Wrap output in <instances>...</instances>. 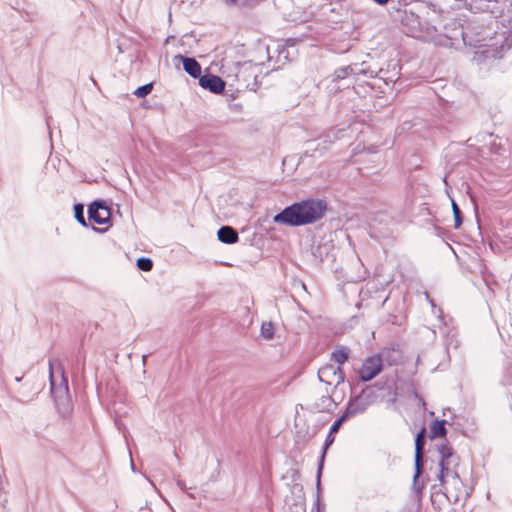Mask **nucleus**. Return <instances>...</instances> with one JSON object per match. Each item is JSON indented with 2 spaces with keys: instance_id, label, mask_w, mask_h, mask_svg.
<instances>
[{
  "instance_id": "f257e3e1",
  "label": "nucleus",
  "mask_w": 512,
  "mask_h": 512,
  "mask_svg": "<svg viewBox=\"0 0 512 512\" xmlns=\"http://www.w3.org/2000/svg\"><path fill=\"white\" fill-rule=\"evenodd\" d=\"M326 210V201L311 198L287 206L274 216L273 221L288 226H303L322 219Z\"/></svg>"
},
{
  "instance_id": "dca6fc26",
  "label": "nucleus",
  "mask_w": 512,
  "mask_h": 512,
  "mask_svg": "<svg viewBox=\"0 0 512 512\" xmlns=\"http://www.w3.org/2000/svg\"><path fill=\"white\" fill-rule=\"evenodd\" d=\"M348 352L349 350L347 348H340L338 350H335L332 353V360H334L337 364L342 365L345 363L348 359Z\"/></svg>"
},
{
  "instance_id": "393cba45",
  "label": "nucleus",
  "mask_w": 512,
  "mask_h": 512,
  "mask_svg": "<svg viewBox=\"0 0 512 512\" xmlns=\"http://www.w3.org/2000/svg\"><path fill=\"white\" fill-rule=\"evenodd\" d=\"M373 1L376 2L377 4L385 5L389 0H373Z\"/></svg>"
},
{
  "instance_id": "39448f33",
  "label": "nucleus",
  "mask_w": 512,
  "mask_h": 512,
  "mask_svg": "<svg viewBox=\"0 0 512 512\" xmlns=\"http://www.w3.org/2000/svg\"><path fill=\"white\" fill-rule=\"evenodd\" d=\"M383 363L379 355L368 357L359 370V377L362 381L368 382L375 378L382 371Z\"/></svg>"
},
{
  "instance_id": "2eb2a0df",
  "label": "nucleus",
  "mask_w": 512,
  "mask_h": 512,
  "mask_svg": "<svg viewBox=\"0 0 512 512\" xmlns=\"http://www.w3.org/2000/svg\"><path fill=\"white\" fill-rule=\"evenodd\" d=\"M274 330L272 322H263L261 325L260 336L265 340H271L274 337Z\"/></svg>"
},
{
  "instance_id": "423d86ee",
  "label": "nucleus",
  "mask_w": 512,
  "mask_h": 512,
  "mask_svg": "<svg viewBox=\"0 0 512 512\" xmlns=\"http://www.w3.org/2000/svg\"><path fill=\"white\" fill-rule=\"evenodd\" d=\"M110 209L103 201H94L88 208V219L96 224L103 225L110 220Z\"/></svg>"
},
{
  "instance_id": "9b49d317",
  "label": "nucleus",
  "mask_w": 512,
  "mask_h": 512,
  "mask_svg": "<svg viewBox=\"0 0 512 512\" xmlns=\"http://www.w3.org/2000/svg\"><path fill=\"white\" fill-rule=\"evenodd\" d=\"M175 59H179L182 61L185 72L189 74L191 77H201V66L194 58L185 57L183 55H177Z\"/></svg>"
},
{
  "instance_id": "f03ea898",
  "label": "nucleus",
  "mask_w": 512,
  "mask_h": 512,
  "mask_svg": "<svg viewBox=\"0 0 512 512\" xmlns=\"http://www.w3.org/2000/svg\"><path fill=\"white\" fill-rule=\"evenodd\" d=\"M373 403L372 392L369 389L364 390L360 395L352 398L344 410V415L350 419L358 414L364 413Z\"/></svg>"
},
{
  "instance_id": "6ab92c4d",
  "label": "nucleus",
  "mask_w": 512,
  "mask_h": 512,
  "mask_svg": "<svg viewBox=\"0 0 512 512\" xmlns=\"http://www.w3.org/2000/svg\"><path fill=\"white\" fill-rule=\"evenodd\" d=\"M152 89H153V84L148 83V84L138 87L134 91V95L138 98H144L152 91Z\"/></svg>"
},
{
  "instance_id": "f3484780",
  "label": "nucleus",
  "mask_w": 512,
  "mask_h": 512,
  "mask_svg": "<svg viewBox=\"0 0 512 512\" xmlns=\"http://www.w3.org/2000/svg\"><path fill=\"white\" fill-rule=\"evenodd\" d=\"M354 73L355 72H354V69H353L352 66L340 67V68L335 70V72L333 74V81L344 79L348 75L354 74Z\"/></svg>"
},
{
  "instance_id": "aec40b11",
  "label": "nucleus",
  "mask_w": 512,
  "mask_h": 512,
  "mask_svg": "<svg viewBox=\"0 0 512 512\" xmlns=\"http://www.w3.org/2000/svg\"><path fill=\"white\" fill-rule=\"evenodd\" d=\"M137 267L145 272H148L153 267V262L150 258L141 257L137 260Z\"/></svg>"
},
{
  "instance_id": "a211bd4d",
  "label": "nucleus",
  "mask_w": 512,
  "mask_h": 512,
  "mask_svg": "<svg viewBox=\"0 0 512 512\" xmlns=\"http://www.w3.org/2000/svg\"><path fill=\"white\" fill-rule=\"evenodd\" d=\"M74 214L76 220L84 227L87 226L86 219L84 217V206L82 204H76L74 206Z\"/></svg>"
},
{
  "instance_id": "4be33fe9",
  "label": "nucleus",
  "mask_w": 512,
  "mask_h": 512,
  "mask_svg": "<svg viewBox=\"0 0 512 512\" xmlns=\"http://www.w3.org/2000/svg\"><path fill=\"white\" fill-rule=\"evenodd\" d=\"M332 404H333L332 397L329 395H326V396H322L320 398V403H317L316 405H317V408L322 411V410H329L331 408Z\"/></svg>"
},
{
  "instance_id": "20e7f679",
  "label": "nucleus",
  "mask_w": 512,
  "mask_h": 512,
  "mask_svg": "<svg viewBox=\"0 0 512 512\" xmlns=\"http://www.w3.org/2000/svg\"><path fill=\"white\" fill-rule=\"evenodd\" d=\"M318 378L326 385H334L337 387L344 382L345 376L339 366L327 364L319 369Z\"/></svg>"
},
{
  "instance_id": "1a4fd4ad",
  "label": "nucleus",
  "mask_w": 512,
  "mask_h": 512,
  "mask_svg": "<svg viewBox=\"0 0 512 512\" xmlns=\"http://www.w3.org/2000/svg\"><path fill=\"white\" fill-rule=\"evenodd\" d=\"M439 468L440 471L437 478L441 485H445L446 483H452L455 487L461 485V479L456 467H445V465H442V467Z\"/></svg>"
},
{
  "instance_id": "b1692460",
  "label": "nucleus",
  "mask_w": 512,
  "mask_h": 512,
  "mask_svg": "<svg viewBox=\"0 0 512 512\" xmlns=\"http://www.w3.org/2000/svg\"><path fill=\"white\" fill-rule=\"evenodd\" d=\"M229 6H241L245 5L248 0H224Z\"/></svg>"
},
{
  "instance_id": "7ed1b4c3",
  "label": "nucleus",
  "mask_w": 512,
  "mask_h": 512,
  "mask_svg": "<svg viewBox=\"0 0 512 512\" xmlns=\"http://www.w3.org/2000/svg\"><path fill=\"white\" fill-rule=\"evenodd\" d=\"M57 365L59 372L58 377L54 375V363H49L51 393L56 400L65 397L68 393V382L64 375V371L59 364Z\"/></svg>"
},
{
  "instance_id": "412c9836",
  "label": "nucleus",
  "mask_w": 512,
  "mask_h": 512,
  "mask_svg": "<svg viewBox=\"0 0 512 512\" xmlns=\"http://www.w3.org/2000/svg\"><path fill=\"white\" fill-rule=\"evenodd\" d=\"M452 210H453V215H454L455 228H459L462 224L463 219H462L461 210L454 200H452Z\"/></svg>"
},
{
  "instance_id": "f8f14e48",
  "label": "nucleus",
  "mask_w": 512,
  "mask_h": 512,
  "mask_svg": "<svg viewBox=\"0 0 512 512\" xmlns=\"http://www.w3.org/2000/svg\"><path fill=\"white\" fill-rule=\"evenodd\" d=\"M218 240L225 244H234L239 240L237 231L231 226H222L217 232Z\"/></svg>"
},
{
  "instance_id": "0eeeda50",
  "label": "nucleus",
  "mask_w": 512,
  "mask_h": 512,
  "mask_svg": "<svg viewBox=\"0 0 512 512\" xmlns=\"http://www.w3.org/2000/svg\"><path fill=\"white\" fill-rule=\"evenodd\" d=\"M199 85L213 93H221L225 89V82L216 75L205 74L199 78Z\"/></svg>"
},
{
  "instance_id": "6e6552de",
  "label": "nucleus",
  "mask_w": 512,
  "mask_h": 512,
  "mask_svg": "<svg viewBox=\"0 0 512 512\" xmlns=\"http://www.w3.org/2000/svg\"><path fill=\"white\" fill-rule=\"evenodd\" d=\"M439 454V467H457L458 458L454 455L453 449L447 444H440L437 446Z\"/></svg>"
},
{
  "instance_id": "4468645a",
  "label": "nucleus",
  "mask_w": 512,
  "mask_h": 512,
  "mask_svg": "<svg viewBox=\"0 0 512 512\" xmlns=\"http://www.w3.org/2000/svg\"><path fill=\"white\" fill-rule=\"evenodd\" d=\"M446 434L445 420H436L430 426V437H443Z\"/></svg>"
},
{
  "instance_id": "9d476101",
  "label": "nucleus",
  "mask_w": 512,
  "mask_h": 512,
  "mask_svg": "<svg viewBox=\"0 0 512 512\" xmlns=\"http://www.w3.org/2000/svg\"><path fill=\"white\" fill-rule=\"evenodd\" d=\"M425 444L424 430L415 438V478L419 476L423 467V448Z\"/></svg>"
},
{
  "instance_id": "5701e85b",
  "label": "nucleus",
  "mask_w": 512,
  "mask_h": 512,
  "mask_svg": "<svg viewBox=\"0 0 512 512\" xmlns=\"http://www.w3.org/2000/svg\"><path fill=\"white\" fill-rule=\"evenodd\" d=\"M348 418L344 415V413H342V415L340 416V418H338L333 424L332 426L330 427V432L331 433H337L341 427V425L347 421Z\"/></svg>"
},
{
  "instance_id": "a878e982",
  "label": "nucleus",
  "mask_w": 512,
  "mask_h": 512,
  "mask_svg": "<svg viewBox=\"0 0 512 512\" xmlns=\"http://www.w3.org/2000/svg\"><path fill=\"white\" fill-rule=\"evenodd\" d=\"M147 357H148L147 355H143L142 356V362H143L144 365L146 363Z\"/></svg>"
},
{
  "instance_id": "ddd939ff",
  "label": "nucleus",
  "mask_w": 512,
  "mask_h": 512,
  "mask_svg": "<svg viewBox=\"0 0 512 512\" xmlns=\"http://www.w3.org/2000/svg\"><path fill=\"white\" fill-rule=\"evenodd\" d=\"M334 434L335 433H331L329 431V433H328V435H327V437L325 439V443H324V446H323L320 463H319L318 470H317V486L320 485V477H321V473H322L323 461H324V457H325L326 451L329 448V446H331L333 444V442L335 440Z\"/></svg>"
}]
</instances>
